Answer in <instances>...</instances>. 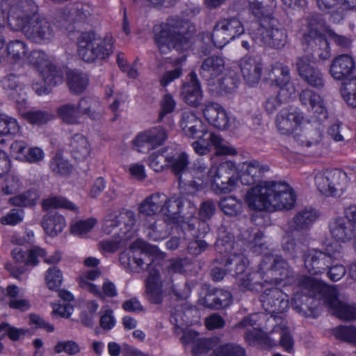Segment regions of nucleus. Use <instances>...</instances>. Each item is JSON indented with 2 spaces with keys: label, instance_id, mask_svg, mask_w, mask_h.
<instances>
[{
  "label": "nucleus",
  "instance_id": "obj_1",
  "mask_svg": "<svg viewBox=\"0 0 356 356\" xmlns=\"http://www.w3.org/2000/svg\"><path fill=\"white\" fill-rule=\"evenodd\" d=\"M266 170L259 161L254 160L242 163L237 170L235 163L231 161L223 162L218 167L213 165L211 168H207L204 163L198 161L190 172L193 177L190 186L194 191L210 187L216 193H229L237 188L238 180L234 175L227 180H224V174L230 175L236 170L241 182L248 185L259 178Z\"/></svg>",
  "mask_w": 356,
  "mask_h": 356
},
{
  "label": "nucleus",
  "instance_id": "obj_2",
  "mask_svg": "<svg viewBox=\"0 0 356 356\" xmlns=\"http://www.w3.org/2000/svg\"><path fill=\"white\" fill-rule=\"evenodd\" d=\"M38 7L30 1L16 0L9 10L2 13L5 25L14 31H22L29 38L39 42L49 40L52 30L49 23L38 13Z\"/></svg>",
  "mask_w": 356,
  "mask_h": 356
},
{
  "label": "nucleus",
  "instance_id": "obj_3",
  "mask_svg": "<svg viewBox=\"0 0 356 356\" xmlns=\"http://www.w3.org/2000/svg\"><path fill=\"white\" fill-rule=\"evenodd\" d=\"M245 201L252 210L290 209L296 201L292 188L284 181H264L251 188Z\"/></svg>",
  "mask_w": 356,
  "mask_h": 356
},
{
  "label": "nucleus",
  "instance_id": "obj_4",
  "mask_svg": "<svg viewBox=\"0 0 356 356\" xmlns=\"http://www.w3.org/2000/svg\"><path fill=\"white\" fill-rule=\"evenodd\" d=\"M7 53L9 58L19 65L29 63L38 68L42 76L44 86L42 88L38 83H33V90L38 95L47 94L51 87L63 82L62 73L51 65L44 52L33 51L27 56L25 43L20 40H15L8 44Z\"/></svg>",
  "mask_w": 356,
  "mask_h": 356
},
{
  "label": "nucleus",
  "instance_id": "obj_5",
  "mask_svg": "<svg viewBox=\"0 0 356 356\" xmlns=\"http://www.w3.org/2000/svg\"><path fill=\"white\" fill-rule=\"evenodd\" d=\"M330 232L332 240H327L325 243V253L312 250L305 258V265L311 275H316L323 273L327 267V254L332 257L340 252L341 243L349 241L354 232L349 227L343 217L337 218L332 220L330 224Z\"/></svg>",
  "mask_w": 356,
  "mask_h": 356
},
{
  "label": "nucleus",
  "instance_id": "obj_6",
  "mask_svg": "<svg viewBox=\"0 0 356 356\" xmlns=\"http://www.w3.org/2000/svg\"><path fill=\"white\" fill-rule=\"evenodd\" d=\"M135 214L131 211H114L103 220L102 229L105 234H113V240L102 241L100 248L105 252H113L127 245L135 235Z\"/></svg>",
  "mask_w": 356,
  "mask_h": 356
},
{
  "label": "nucleus",
  "instance_id": "obj_7",
  "mask_svg": "<svg viewBox=\"0 0 356 356\" xmlns=\"http://www.w3.org/2000/svg\"><path fill=\"white\" fill-rule=\"evenodd\" d=\"M249 12L261 22L257 32L251 30L250 34L254 40L275 49H281L286 44L287 35L278 21L268 15V9L259 0H247Z\"/></svg>",
  "mask_w": 356,
  "mask_h": 356
},
{
  "label": "nucleus",
  "instance_id": "obj_8",
  "mask_svg": "<svg viewBox=\"0 0 356 356\" xmlns=\"http://www.w3.org/2000/svg\"><path fill=\"white\" fill-rule=\"evenodd\" d=\"M302 31V43L307 44L314 55L323 60L330 57L328 39L333 40L341 47H347L350 44L348 38L336 34L317 17L308 19Z\"/></svg>",
  "mask_w": 356,
  "mask_h": 356
},
{
  "label": "nucleus",
  "instance_id": "obj_9",
  "mask_svg": "<svg viewBox=\"0 0 356 356\" xmlns=\"http://www.w3.org/2000/svg\"><path fill=\"white\" fill-rule=\"evenodd\" d=\"M305 295L321 300L331 312L343 320L356 319V307L342 303L337 299L338 293L334 286L327 285L316 278L306 277L301 283Z\"/></svg>",
  "mask_w": 356,
  "mask_h": 356
},
{
  "label": "nucleus",
  "instance_id": "obj_10",
  "mask_svg": "<svg viewBox=\"0 0 356 356\" xmlns=\"http://www.w3.org/2000/svg\"><path fill=\"white\" fill-rule=\"evenodd\" d=\"M188 29L190 33L194 31V26L185 22L178 28L175 20L168 19L166 22L154 26V34L156 44L162 54L168 53L172 48L177 51L188 49L191 43L190 35L185 31Z\"/></svg>",
  "mask_w": 356,
  "mask_h": 356
},
{
  "label": "nucleus",
  "instance_id": "obj_11",
  "mask_svg": "<svg viewBox=\"0 0 356 356\" xmlns=\"http://www.w3.org/2000/svg\"><path fill=\"white\" fill-rule=\"evenodd\" d=\"M165 200L164 194H154L145 199L139 207L140 214L147 218L145 225L147 229V236L154 241L163 240L169 234L166 220L161 219L160 209Z\"/></svg>",
  "mask_w": 356,
  "mask_h": 356
},
{
  "label": "nucleus",
  "instance_id": "obj_12",
  "mask_svg": "<svg viewBox=\"0 0 356 356\" xmlns=\"http://www.w3.org/2000/svg\"><path fill=\"white\" fill-rule=\"evenodd\" d=\"M224 60L221 57L207 58L202 65V74L207 79L209 90L218 94L233 92L237 80L223 73Z\"/></svg>",
  "mask_w": 356,
  "mask_h": 356
},
{
  "label": "nucleus",
  "instance_id": "obj_13",
  "mask_svg": "<svg viewBox=\"0 0 356 356\" xmlns=\"http://www.w3.org/2000/svg\"><path fill=\"white\" fill-rule=\"evenodd\" d=\"M303 114L297 108L282 109L275 119L277 129L281 134L291 136L297 145L309 146L311 142L303 130Z\"/></svg>",
  "mask_w": 356,
  "mask_h": 356
},
{
  "label": "nucleus",
  "instance_id": "obj_14",
  "mask_svg": "<svg viewBox=\"0 0 356 356\" xmlns=\"http://www.w3.org/2000/svg\"><path fill=\"white\" fill-rule=\"evenodd\" d=\"M113 51V41L110 36L101 38L90 31L82 33L78 39V54L86 62L92 63L97 59H104Z\"/></svg>",
  "mask_w": 356,
  "mask_h": 356
},
{
  "label": "nucleus",
  "instance_id": "obj_15",
  "mask_svg": "<svg viewBox=\"0 0 356 356\" xmlns=\"http://www.w3.org/2000/svg\"><path fill=\"white\" fill-rule=\"evenodd\" d=\"M58 115L67 124H78L83 115L92 120H99L103 114V108L99 101L92 97L81 99L77 105L67 104L57 109Z\"/></svg>",
  "mask_w": 356,
  "mask_h": 356
},
{
  "label": "nucleus",
  "instance_id": "obj_16",
  "mask_svg": "<svg viewBox=\"0 0 356 356\" xmlns=\"http://www.w3.org/2000/svg\"><path fill=\"white\" fill-rule=\"evenodd\" d=\"M290 73L289 67L282 63H277L272 67L269 73V79L280 88L278 99L277 97L268 98L265 103L267 112L273 113L280 106L281 101H286L296 94V88L290 82Z\"/></svg>",
  "mask_w": 356,
  "mask_h": 356
},
{
  "label": "nucleus",
  "instance_id": "obj_17",
  "mask_svg": "<svg viewBox=\"0 0 356 356\" xmlns=\"http://www.w3.org/2000/svg\"><path fill=\"white\" fill-rule=\"evenodd\" d=\"M244 33L245 28L238 18H227L216 23L211 35L204 33L202 40L207 45L212 43L217 47L222 48L227 43Z\"/></svg>",
  "mask_w": 356,
  "mask_h": 356
},
{
  "label": "nucleus",
  "instance_id": "obj_18",
  "mask_svg": "<svg viewBox=\"0 0 356 356\" xmlns=\"http://www.w3.org/2000/svg\"><path fill=\"white\" fill-rule=\"evenodd\" d=\"M313 177L317 189L326 196H340L348 184L347 174L337 169L314 171Z\"/></svg>",
  "mask_w": 356,
  "mask_h": 356
},
{
  "label": "nucleus",
  "instance_id": "obj_19",
  "mask_svg": "<svg viewBox=\"0 0 356 356\" xmlns=\"http://www.w3.org/2000/svg\"><path fill=\"white\" fill-rule=\"evenodd\" d=\"M187 164L188 159L185 153H166L164 149L152 153L148 159L149 168L156 172H161L165 168L170 166L177 175H184L186 177L188 174L186 172Z\"/></svg>",
  "mask_w": 356,
  "mask_h": 356
},
{
  "label": "nucleus",
  "instance_id": "obj_20",
  "mask_svg": "<svg viewBox=\"0 0 356 356\" xmlns=\"http://www.w3.org/2000/svg\"><path fill=\"white\" fill-rule=\"evenodd\" d=\"M160 213L163 220H166L167 229L170 225L179 222V216L183 213L181 218L188 219L196 213V207L190 201H184L181 197L172 196L161 204Z\"/></svg>",
  "mask_w": 356,
  "mask_h": 356
},
{
  "label": "nucleus",
  "instance_id": "obj_21",
  "mask_svg": "<svg viewBox=\"0 0 356 356\" xmlns=\"http://www.w3.org/2000/svg\"><path fill=\"white\" fill-rule=\"evenodd\" d=\"M155 250L156 247L149 245L141 239H136L129 244V249L120 254V263L126 269L138 271V268H144V260L148 257L147 253L153 252Z\"/></svg>",
  "mask_w": 356,
  "mask_h": 356
},
{
  "label": "nucleus",
  "instance_id": "obj_22",
  "mask_svg": "<svg viewBox=\"0 0 356 356\" xmlns=\"http://www.w3.org/2000/svg\"><path fill=\"white\" fill-rule=\"evenodd\" d=\"M261 302L264 309L272 314L268 319L270 323L281 321L275 314L284 312L289 307L288 296L277 288L266 289L261 296Z\"/></svg>",
  "mask_w": 356,
  "mask_h": 356
},
{
  "label": "nucleus",
  "instance_id": "obj_23",
  "mask_svg": "<svg viewBox=\"0 0 356 356\" xmlns=\"http://www.w3.org/2000/svg\"><path fill=\"white\" fill-rule=\"evenodd\" d=\"M318 217L317 212L314 209H306L300 212L294 218L295 229L291 235L288 234L283 238V248L289 252L294 250L296 243L293 242V236L298 235V229H302L312 224Z\"/></svg>",
  "mask_w": 356,
  "mask_h": 356
},
{
  "label": "nucleus",
  "instance_id": "obj_24",
  "mask_svg": "<svg viewBox=\"0 0 356 356\" xmlns=\"http://www.w3.org/2000/svg\"><path fill=\"white\" fill-rule=\"evenodd\" d=\"M296 69L300 76L310 86L314 87L323 86V79L321 72L314 67L310 58L307 56L298 58Z\"/></svg>",
  "mask_w": 356,
  "mask_h": 356
},
{
  "label": "nucleus",
  "instance_id": "obj_25",
  "mask_svg": "<svg viewBox=\"0 0 356 356\" xmlns=\"http://www.w3.org/2000/svg\"><path fill=\"white\" fill-rule=\"evenodd\" d=\"M203 114L206 120L218 129L225 130L231 127L230 118L225 109L218 104H207L203 110Z\"/></svg>",
  "mask_w": 356,
  "mask_h": 356
},
{
  "label": "nucleus",
  "instance_id": "obj_26",
  "mask_svg": "<svg viewBox=\"0 0 356 356\" xmlns=\"http://www.w3.org/2000/svg\"><path fill=\"white\" fill-rule=\"evenodd\" d=\"M355 67L353 57L348 54H343L333 59L330 67V73L334 79L343 80L350 76Z\"/></svg>",
  "mask_w": 356,
  "mask_h": 356
},
{
  "label": "nucleus",
  "instance_id": "obj_27",
  "mask_svg": "<svg viewBox=\"0 0 356 356\" xmlns=\"http://www.w3.org/2000/svg\"><path fill=\"white\" fill-rule=\"evenodd\" d=\"M238 65L247 84L254 86L259 82L262 66L258 59L254 57L245 56L241 59Z\"/></svg>",
  "mask_w": 356,
  "mask_h": 356
},
{
  "label": "nucleus",
  "instance_id": "obj_28",
  "mask_svg": "<svg viewBox=\"0 0 356 356\" xmlns=\"http://www.w3.org/2000/svg\"><path fill=\"white\" fill-rule=\"evenodd\" d=\"M188 79V81L183 83L181 97L186 104L196 107L202 101V90L194 72L190 73Z\"/></svg>",
  "mask_w": 356,
  "mask_h": 356
},
{
  "label": "nucleus",
  "instance_id": "obj_29",
  "mask_svg": "<svg viewBox=\"0 0 356 356\" xmlns=\"http://www.w3.org/2000/svg\"><path fill=\"white\" fill-rule=\"evenodd\" d=\"M179 124L184 134L191 138L197 137L207 128L202 120L191 111L182 113Z\"/></svg>",
  "mask_w": 356,
  "mask_h": 356
},
{
  "label": "nucleus",
  "instance_id": "obj_30",
  "mask_svg": "<svg viewBox=\"0 0 356 356\" xmlns=\"http://www.w3.org/2000/svg\"><path fill=\"white\" fill-rule=\"evenodd\" d=\"M301 104L314 114L327 117V108L324 99L316 92L309 89L303 90L300 94Z\"/></svg>",
  "mask_w": 356,
  "mask_h": 356
},
{
  "label": "nucleus",
  "instance_id": "obj_31",
  "mask_svg": "<svg viewBox=\"0 0 356 356\" xmlns=\"http://www.w3.org/2000/svg\"><path fill=\"white\" fill-rule=\"evenodd\" d=\"M41 226L46 234L54 237L60 234L66 226L65 218L57 213L43 216Z\"/></svg>",
  "mask_w": 356,
  "mask_h": 356
},
{
  "label": "nucleus",
  "instance_id": "obj_32",
  "mask_svg": "<svg viewBox=\"0 0 356 356\" xmlns=\"http://www.w3.org/2000/svg\"><path fill=\"white\" fill-rule=\"evenodd\" d=\"M72 156L77 161H83L90 154V145L88 139L81 134L74 135L70 142Z\"/></svg>",
  "mask_w": 356,
  "mask_h": 356
},
{
  "label": "nucleus",
  "instance_id": "obj_33",
  "mask_svg": "<svg viewBox=\"0 0 356 356\" xmlns=\"http://www.w3.org/2000/svg\"><path fill=\"white\" fill-rule=\"evenodd\" d=\"M195 138H197V140L193 143L192 146L195 152L199 155H204L209 153L211 147H215L218 141V136L209 132L207 128Z\"/></svg>",
  "mask_w": 356,
  "mask_h": 356
},
{
  "label": "nucleus",
  "instance_id": "obj_34",
  "mask_svg": "<svg viewBox=\"0 0 356 356\" xmlns=\"http://www.w3.org/2000/svg\"><path fill=\"white\" fill-rule=\"evenodd\" d=\"M185 61L186 57L184 56L176 58H173L172 57L170 58L168 63L175 67V69L166 71L163 73L159 80L161 86L166 87L175 79L179 78L182 74L181 66L185 63Z\"/></svg>",
  "mask_w": 356,
  "mask_h": 356
},
{
  "label": "nucleus",
  "instance_id": "obj_35",
  "mask_svg": "<svg viewBox=\"0 0 356 356\" xmlns=\"http://www.w3.org/2000/svg\"><path fill=\"white\" fill-rule=\"evenodd\" d=\"M161 284L158 278V271L149 273L147 279L146 288L148 298L152 302L159 303L161 301Z\"/></svg>",
  "mask_w": 356,
  "mask_h": 356
},
{
  "label": "nucleus",
  "instance_id": "obj_36",
  "mask_svg": "<svg viewBox=\"0 0 356 356\" xmlns=\"http://www.w3.org/2000/svg\"><path fill=\"white\" fill-rule=\"evenodd\" d=\"M216 343L214 346L211 356H245V350L240 346L234 343H221L219 338L216 337Z\"/></svg>",
  "mask_w": 356,
  "mask_h": 356
},
{
  "label": "nucleus",
  "instance_id": "obj_37",
  "mask_svg": "<svg viewBox=\"0 0 356 356\" xmlns=\"http://www.w3.org/2000/svg\"><path fill=\"white\" fill-rule=\"evenodd\" d=\"M97 224V219L94 217L73 220L70 224V232L74 236L86 237Z\"/></svg>",
  "mask_w": 356,
  "mask_h": 356
},
{
  "label": "nucleus",
  "instance_id": "obj_38",
  "mask_svg": "<svg viewBox=\"0 0 356 356\" xmlns=\"http://www.w3.org/2000/svg\"><path fill=\"white\" fill-rule=\"evenodd\" d=\"M40 195L36 190H29L10 198V203L16 207H31L36 204Z\"/></svg>",
  "mask_w": 356,
  "mask_h": 356
},
{
  "label": "nucleus",
  "instance_id": "obj_39",
  "mask_svg": "<svg viewBox=\"0 0 356 356\" xmlns=\"http://www.w3.org/2000/svg\"><path fill=\"white\" fill-rule=\"evenodd\" d=\"M318 8L330 13V19L334 23L341 22L343 18V13L340 9L339 0H317Z\"/></svg>",
  "mask_w": 356,
  "mask_h": 356
},
{
  "label": "nucleus",
  "instance_id": "obj_40",
  "mask_svg": "<svg viewBox=\"0 0 356 356\" xmlns=\"http://www.w3.org/2000/svg\"><path fill=\"white\" fill-rule=\"evenodd\" d=\"M42 206L44 210L65 209L76 212L78 211V207L73 202L59 196H53L44 200L42 202Z\"/></svg>",
  "mask_w": 356,
  "mask_h": 356
},
{
  "label": "nucleus",
  "instance_id": "obj_41",
  "mask_svg": "<svg viewBox=\"0 0 356 356\" xmlns=\"http://www.w3.org/2000/svg\"><path fill=\"white\" fill-rule=\"evenodd\" d=\"M3 88L8 90H10V95L13 99L19 102V99L24 100L26 92L24 86L19 84L18 78L13 74L8 76L3 80Z\"/></svg>",
  "mask_w": 356,
  "mask_h": 356
},
{
  "label": "nucleus",
  "instance_id": "obj_42",
  "mask_svg": "<svg viewBox=\"0 0 356 356\" xmlns=\"http://www.w3.org/2000/svg\"><path fill=\"white\" fill-rule=\"evenodd\" d=\"M100 273L97 270H90L83 272L79 278V286L97 296H101L102 293L99 289L95 284L90 283L99 277Z\"/></svg>",
  "mask_w": 356,
  "mask_h": 356
},
{
  "label": "nucleus",
  "instance_id": "obj_43",
  "mask_svg": "<svg viewBox=\"0 0 356 356\" xmlns=\"http://www.w3.org/2000/svg\"><path fill=\"white\" fill-rule=\"evenodd\" d=\"M67 83L73 92L80 93L86 88L88 79L86 74L70 72L67 74Z\"/></svg>",
  "mask_w": 356,
  "mask_h": 356
},
{
  "label": "nucleus",
  "instance_id": "obj_44",
  "mask_svg": "<svg viewBox=\"0 0 356 356\" xmlns=\"http://www.w3.org/2000/svg\"><path fill=\"white\" fill-rule=\"evenodd\" d=\"M63 281V273L58 267H50L46 270L44 282L49 289L57 291L61 286Z\"/></svg>",
  "mask_w": 356,
  "mask_h": 356
},
{
  "label": "nucleus",
  "instance_id": "obj_45",
  "mask_svg": "<svg viewBox=\"0 0 356 356\" xmlns=\"http://www.w3.org/2000/svg\"><path fill=\"white\" fill-rule=\"evenodd\" d=\"M24 187L23 180L19 175L9 174L6 176L1 186V191L6 195H11L21 191Z\"/></svg>",
  "mask_w": 356,
  "mask_h": 356
},
{
  "label": "nucleus",
  "instance_id": "obj_46",
  "mask_svg": "<svg viewBox=\"0 0 356 356\" xmlns=\"http://www.w3.org/2000/svg\"><path fill=\"white\" fill-rule=\"evenodd\" d=\"M341 94L348 105L356 107V76L343 83Z\"/></svg>",
  "mask_w": 356,
  "mask_h": 356
},
{
  "label": "nucleus",
  "instance_id": "obj_47",
  "mask_svg": "<svg viewBox=\"0 0 356 356\" xmlns=\"http://www.w3.org/2000/svg\"><path fill=\"white\" fill-rule=\"evenodd\" d=\"M219 205L221 210L229 216H236L242 210L241 201L232 196L222 199Z\"/></svg>",
  "mask_w": 356,
  "mask_h": 356
},
{
  "label": "nucleus",
  "instance_id": "obj_48",
  "mask_svg": "<svg viewBox=\"0 0 356 356\" xmlns=\"http://www.w3.org/2000/svg\"><path fill=\"white\" fill-rule=\"evenodd\" d=\"M151 143L152 148H156L166 140L168 136L165 129L161 126H156L146 129Z\"/></svg>",
  "mask_w": 356,
  "mask_h": 356
},
{
  "label": "nucleus",
  "instance_id": "obj_49",
  "mask_svg": "<svg viewBox=\"0 0 356 356\" xmlns=\"http://www.w3.org/2000/svg\"><path fill=\"white\" fill-rule=\"evenodd\" d=\"M19 131L17 120L4 114H0V135L15 134Z\"/></svg>",
  "mask_w": 356,
  "mask_h": 356
},
{
  "label": "nucleus",
  "instance_id": "obj_50",
  "mask_svg": "<svg viewBox=\"0 0 356 356\" xmlns=\"http://www.w3.org/2000/svg\"><path fill=\"white\" fill-rule=\"evenodd\" d=\"M132 148L142 153H145L153 149L146 130L138 133L132 140Z\"/></svg>",
  "mask_w": 356,
  "mask_h": 356
},
{
  "label": "nucleus",
  "instance_id": "obj_51",
  "mask_svg": "<svg viewBox=\"0 0 356 356\" xmlns=\"http://www.w3.org/2000/svg\"><path fill=\"white\" fill-rule=\"evenodd\" d=\"M273 332H280V345L287 352H291L293 347V341L284 323L276 325Z\"/></svg>",
  "mask_w": 356,
  "mask_h": 356
},
{
  "label": "nucleus",
  "instance_id": "obj_52",
  "mask_svg": "<svg viewBox=\"0 0 356 356\" xmlns=\"http://www.w3.org/2000/svg\"><path fill=\"white\" fill-rule=\"evenodd\" d=\"M176 105L177 104L173 96L170 93L165 94L160 102L159 120L161 121L166 115L172 113L175 109Z\"/></svg>",
  "mask_w": 356,
  "mask_h": 356
},
{
  "label": "nucleus",
  "instance_id": "obj_53",
  "mask_svg": "<svg viewBox=\"0 0 356 356\" xmlns=\"http://www.w3.org/2000/svg\"><path fill=\"white\" fill-rule=\"evenodd\" d=\"M27 149V144L25 141L17 140L10 145V155L17 161L24 162Z\"/></svg>",
  "mask_w": 356,
  "mask_h": 356
},
{
  "label": "nucleus",
  "instance_id": "obj_54",
  "mask_svg": "<svg viewBox=\"0 0 356 356\" xmlns=\"http://www.w3.org/2000/svg\"><path fill=\"white\" fill-rule=\"evenodd\" d=\"M22 116L28 122L33 124H42L50 120L51 115L42 111H20Z\"/></svg>",
  "mask_w": 356,
  "mask_h": 356
},
{
  "label": "nucleus",
  "instance_id": "obj_55",
  "mask_svg": "<svg viewBox=\"0 0 356 356\" xmlns=\"http://www.w3.org/2000/svg\"><path fill=\"white\" fill-rule=\"evenodd\" d=\"M54 351L58 354L65 353L69 355H74L81 351V348L79 345L74 341H60L55 345Z\"/></svg>",
  "mask_w": 356,
  "mask_h": 356
},
{
  "label": "nucleus",
  "instance_id": "obj_56",
  "mask_svg": "<svg viewBox=\"0 0 356 356\" xmlns=\"http://www.w3.org/2000/svg\"><path fill=\"white\" fill-rule=\"evenodd\" d=\"M213 302L209 304V307L216 309H222L228 307L232 302V296L227 291L218 290L215 296L212 298Z\"/></svg>",
  "mask_w": 356,
  "mask_h": 356
},
{
  "label": "nucleus",
  "instance_id": "obj_57",
  "mask_svg": "<svg viewBox=\"0 0 356 356\" xmlns=\"http://www.w3.org/2000/svg\"><path fill=\"white\" fill-rule=\"evenodd\" d=\"M193 313L196 314L197 311L195 309H188L184 312L176 309L172 314V321L175 322L178 327L192 325L195 321L189 320V316Z\"/></svg>",
  "mask_w": 356,
  "mask_h": 356
},
{
  "label": "nucleus",
  "instance_id": "obj_58",
  "mask_svg": "<svg viewBox=\"0 0 356 356\" xmlns=\"http://www.w3.org/2000/svg\"><path fill=\"white\" fill-rule=\"evenodd\" d=\"M192 347V352L195 356L207 353L210 349L214 348L216 343V337L213 338H201Z\"/></svg>",
  "mask_w": 356,
  "mask_h": 356
},
{
  "label": "nucleus",
  "instance_id": "obj_59",
  "mask_svg": "<svg viewBox=\"0 0 356 356\" xmlns=\"http://www.w3.org/2000/svg\"><path fill=\"white\" fill-rule=\"evenodd\" d=\"M50 168L53 172L62 175H67L72 170V166L67 160L60 154H57L51 161Z\"/></svg>",
  "mask_w": 356,
  "mask_h": 356
},
{
  "label": "nucleus",
  "instance_id": "obj_60",
  "mask_svg": "<svg viewBox=\"0 0 356 356\" xmlns=\"http://www.w3.org/2000/svg\"><path fill=\"white\" fill-rule=\"evenodd\" d=\"M335 337L341 340L356 345V328L354 327L340 326L335 328Z\"/></svg>",
  "mask_w": 356,
  "mask_h": 356
},
{
  "label": "nucleus",
  "instance_id": "obj_61",
  "mask_svg": "<svg viewBox=\"0 0 356 356\" xmlns=\"http://www.w3.org/2000/svg\"><path fill=\"white\" fill-rule=\"evenodd\" d=\"M28 330L15 327L7 323L0 325V333L8 337L13 341L18 340L22 336L25 335Z\"/></svg>",
  "mask_w": 356,
  "mask_h": 356
},
{
  "label": "nucleus",
  "instance_id": "obj_62",
  "mask_svg": "<svg viewBox=\"0 0 356 356\" xmlns=\"http://www.w3.org/2000/svg\"><path fill=\"white\" fill-rule=\"evenodd\" d=\"M24 218V211L22 209H12L1 218L3 225H15L21 222Z\"/></svg>",
  "mask_w": 356,
  "mask_h": 356
},
{
  "label": "nucleus",
  "instance_id": "obj_63",
  "mask_svg": "<svg viewBox=\"0 0 356 356\" xmlns=\"http://www.w3.org/2000/svg\"><path fill=\"white\" fill-rule=\"evenodd\" d=\"M45 256V250L40 247H35L26 252V265L35 266L40 262V259Z\"/></svg>",
  "mask_w": 356,
  "mask_h": 356
},
{
  "label": "nucleus",
  "instance_id": "obj_64",
  "mask_svg": "<svg viewBox=\"0 0 356 356\" xmlns=\"http://www.w3.org/2000/svg\"><path fill=\"white\" fill-rule=\"evenodd\" d=\"M346 217L344 218L354 232V248L356 250V206L353 205L348 207L345 211Z\"/></svg>",
  "mask_w": 356,
  "mask_h": 356
}]
</instances>
